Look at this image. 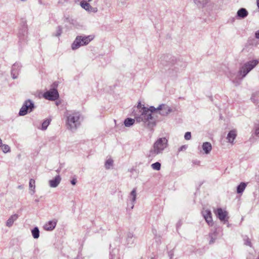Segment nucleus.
I'll return each instance as SVG.
<instances>
[{"instance_id": "1", "label": "nucleus", "mask_w": 259, "mask_h": 259, "mask_svg": "<svg viewBox=\"0 0 259 259\" xmlns=\"http://www.w3.org/2000/svg\"><path fill=\"white\" fill-rule=\"evenodd\" d=\"M158 111V107L150 106L149 108L143 106L142 113L134 112V117L137 122H142V126L148 130L153 132L156 125L157 120L154 117V112Z\"/></svg>"}, {"instance_id": "2", "label": "nucleus", "mask_w": 259, "mask_h": 259, "mask_svg": "<svg viewBox=\"0 0 259 259\" xmlns=\"http://www.w3.org/2000/svg\"><path fill=\"white\" fill-rule=\"evenodd\" d=\"M259 63V60L254 59L247 61L239 68L237 76L234 77V74L230 73L229 77L232 82L235 84V85L240 84L241 80L245 77L246 75L252 70Z\"/></svg>"}, {"instance_id": "3", "label": "nucleus", "mask_w": 259, "mask_h": 259, "mask_svg": "<svg viewBox=\"0 0 259 259\" xmlns=\"http://www.w3.org/2000/svg\"><path fill=\"white\" fill-rule=\"evenodd\" d=\"M66 117V126L67 129L74 132L80 125L81 115L79 112L72 110L67 111L65 113Z\"/></svg>"}, {"instance_id": "4", "label": "nucleus", "mask_w": 259, "mask_h": 259, "mask_svg": "<svg viewBox=\"0 0 259 259\" xmlns=\"http://www.w3.org/2000/svg\"><path fill=\"white\" fill-rule=\"evenodd\" d=\"M168 141L166 138H159L154 143L152 148L149 151L148 157L152 159L156 155L162 153L168 145Z\"/></svg>"}, {"instance_id": "5", "label": "nucleus", "mask_w": 259, "mask_h": 259, "mask_svg": "<svg viewBox=\"0 0 259 259\" xmlns=\"http://www.w3.org/2000/svg\"><path fill=\"white\" fill-rule=\"evenodd\" d=\"M92 35H79L77 36L71 45V49L75 50L82 46L88 45L93 39Z\"/></svg>"}, {"instance_id": "6", "label": "nucleus", "mask_w": 259, "mask_h": 259, "mask_svg": "<svg viewBox=\"0 0 259 259\" xmlns=\"http://www.w3.org/2000/svg\"><path fill=\"white\" fill-rule=\"evenodd\" d=\"M161 64L165 66H174L175 69H178L179 67H185V63L182 62L180 60H177L174 57H170L168 58L166 57L165 60H163Z\"/></svg>"}, {"instance_id": "7", "label": "nucleus", "mask_w": 259, "mask_h": 259, "mask_svg": "<svg viewBox=\"0 0 259 259\" xmlns=\"http://www.w3.org/2000/svg\"><path fill=\"white\" fill-rule=\"evenodd\" d=\"M34 104L33 102L28 99L24 102L22 107L21 108L19 115L20 116H24L28 113H30L34 109Z\"/></svg>"}, {"instance_id": "8", "label": "nucleus", "mask_w": 259, "mask_h": 259, "mask_svg": "<svg viewBox=\"0 0 259 259\" xmlns=\"http://www.w3.org/2000/svg\"><path fill=\"white\" fill-rule=\"evenodd\" d=\"M53 89L47 91L44 94V97L46 99H48L51 101H55L57 100L59 97V93L57 89L55 88L57 87V84L56 82H54L53 85Z\"/></svg>"}, {"instance_id": "9", "label": "nucleus", "mask_w": 259, "mask_h": 259, "mask_svg": "<svg viewBox=\"0 0 259 259\" xmlns=\"http://www.w3.org/2000/svg\"><path fill=\"white\" fill-rule=\"evenodd\" d=\"M89 3L85 1H82L80 2V5L83 9L90 13H97L98 12V8L92 7Z\"/></svg>"}, {"instance_id": "10", "label": "nucleus", "mask_w": 259, "mask_h": 259, "mask_svg": "<svg viewBox=\"0 0 259 259\" xmlns=\"http://www.w3.org/2000/svg\"><path fill=\"white\" fill-rule=\"evenodd\" d=\"M217 217L220 219V220L222 222H228V219H227V217L228 215V212L223 210L221 208H218L215 211Z\"/></svg>"}, {"instance_id": "11", "label": "nucleus", "mask_w": 259, "mask_h": 259, "mask_svg": "<svg viewBox=\"0 0 259 259\" xmlns=\"http://www.w3.org/2000/svg\"><path fill=\"white\" fill-rule=\"evenodd\" d=\"M201 213L208 225L212 226L213 223L211 211L209 209L203 210Z\"/></svg>"}, {"instance_id": "12", "label": "nucleus", "mask_w": 259, "mask_h": 259, "mask_svg": "<svg viewBox=\"0 0 259 259\" xmlns=\"http://www.w3.org/2000/svg\"><path fill=\"white\" fill-rule=\"evenodd\" d=\"M159 113L162 116H166L172 111V109L169 106L164 104H161L158 107Z\"/></svg>"}, {"instance_id": "13", "label": "nucleus", "mask_w": 259, "mask_h": 259, "mask_svg": "<svg viewBox=\"0 0 259 259\" xmlns=\"http://www.w3.org/2000/svg\"><path fill=\"white\" fill-rule=\"evenodd\" d=\"M21 67V66L19 63H15L13 65L11 72L13 79L17 78Z\"/></svg>"}, {"instance_id": "14", "label": "nucleus", "mask_w": 259, "mask_h": 259, "mask_svg": "<svg viewBox=\"0 0 259 259\" xmlns=\"http://www.w3.org/2000/svg\"><path fill=\"white\" fill-rule=\"evenodd\" d=\"M57 223V221L56 219H54L52 221H49L44 225V228L45 230L47 231H52L55 229Z\"/></svg>"}, {"instance_id": "15", "label": "nucleus", "mask_w": 259, "mask_h": 259, "mask_svg": "<svg viewBox=\"0 0 259 259\" xmlns=\"http://www.w3.org/2000/svg\"><path fill=\"white\" fill-rule=\"evenodd\" d=\"M61 178L60 175L56 176L52 180L49 181V185L52 188L57 187L60 183Z\"/></svg>"}, {"instance_id": "16", "label": "nucleus", "mask_w": 259, "mask_h": 259, "mask_svg": "<svg viewBox=\"0 0 259 259\" xmlns=\"http://www.w3.org/2000/svg\"><path fill=\"white\" fill-rule=\"evenodd\" d=\"M248 15V12L247 10L244 8H241L239 9L236 14V17L238 19H244L246 18Z\"/></svg>"}, {"instance_id": "17", "label": "nucleus", "mask_w": 259, "mask_h": 259, "mask_svg": "<svg viewBox=\"0 0 259 259\" xmlns=\"http://www.w3.org/2000/svg\"><path fill=\"white\" fill-rule=\"evenodd\" d=\"M137 198V191L136 188H134L133 190L131 191L129 199L131 201V208L133 209L134 207L135 202Z\"/></svg>"}, {"instance_id": "18", "label": "nucleus", "mask_w": 259, "mask_h": 259, "mask_svg": "<svg viewBox=\"0 0 259 259\" xmlns=\"http://www.w3.org/2000/svg\"><path fill=\"white\" fill-rule=\"evenodd\" d=\"M237 136V132L235 130L230 131L227 135V139L228 142L233 143L234 140Z\"/></svg>"}, {"instance_id": "19", "label": "nucleus", "mask_w": 259, "mask_h": 259, "mask_svg": "<svg viewBox=\"0 0 259 259\" xmlns=\"http://www.w3.org/2000/svg\"><path fill=\"white\" fill-rule=\"evenodd\" d=\"M135 238L134 237L133 234L131 232H128L127 234L125 244L128 246H130L133 245L134 243Z\"/></svg>"}, {"instance_id": "20", "label": "nucleus", "mask_w": 259, "mask_h": 259, "mask_svg": "<svg viewBox=\"0 0 259 259\" xmlns=\"http://www.w3.org/2000/svg\"><path fill=\"white\" fill-rule=\"evenodd\" d=\"M202 148L204 153L206 154H209L212 149L211 144L207 142L203 143Z\"/></svg>"}, {"instance_id": "21", "label": "nucleus", "mask_w": 259, "mask_h": 259, "mask_svg": "<svg viewBox=\"0 0 259 259\" xmlns=\"http://www.w3.org/2000/svg\"><path fill=\"white\" fill-rule=\"evenodd\" d=\"M18 218V215L14 214L12 215L6 222V226L8 227H11L14 221H15Z\"/></svg>"}, {"instance_id": "22", "label": "nucleus", "mask_w": 259, "mask_h": 259, "mask_svg": "<svg viewBox=\"0 0 259 259\" xmlns=\"http://www.w3.org/2000/svg\"><path fill=\"white\" fill-rule=\"evenodd\" d=\"M218 233L217 232V229H215L213 232L209 233V237L210 238L209 240V244H211L214 243L215 240L217 238Z\"/></svg>"}, {"instance_id": "23", "label": "nucleus", "mask_w": 259, "mask_h": 259, "mask_svg": "<svg viewBox=\"0 0 259 259\" xmlns=\"http://www.w3.org/2000/svg\"><path fill=\"white\" fill-rule=\"evenodd\" d=\"M209 0H194L195 5L199 8H204L208 3Z\"/></svg>"}, {"instance_id": "24", "label": "nucleus", "mask_w": 259, "mask_h": 259, "mask_svg": "<svg viewBox=\"0 0 259 259\" xmlns=\"http://www.w3.org/2000/svg\"><path fill=\"white\" fill-rule=\"evenodd\" d=\"M247 184L245 182H241L237 186V193L242 194L246 187Z\"/></svg>"}, {"instance_id": "25", "label": "nucleus", "mask_w": 259, "mask_h": 259, "mask_svg": "<svg viewBox=\"0 0 259 259\" xmlns=\"http://www.w3.org/2000/svg\"><path fill=\"white\" fill-rule=\"evenodd\" d=\"M135 121H136L135 118V119L127 118L124 121V124L126 127H130L134 124Z\"/></svg>"}, {"instance_id": "26", "label": "nucleus", "mask_w": 259, "mask_h": 259, "mask_svg": "<svg viewBox=\"0 0 259 259\" xmlns=\"http://www.w3.org/2000/svg\"><path fill=\"white\" fill-rule=\"evenodd\" d=\"M31 234L34 239H37L39 237V230L37 227H34L31 230Z\"/></svg>"}, {"instance_id": "27", "label": "nucleus", "mask_w": 259, "mask_h": 259, "mask_svg": "<svg viewBox=\"0 0 259 259\" xmlns=\"http://www.w3.org/2000/svg\"><path fill=\"white\" fill-rule=\"evenodd\" d=\"M251 99L253 103L257 104L258 101H259V91L253 93L252 95Z\"/></svg>"}, {"instance_id": "28", "label": "nucleus", "mask_w": 259, "mask_h": 259, "mask_svg": "<svg viewBox=\"0 0 259 259\" xmlns=\"http://www.w3.org/2000/svg\"><path fill=\"white\" fill-rule=\"evenodd\" d=\"M29 187L30 190H32V193H31V194L32 195L35 192V188L34 180H33L32 179H30L29 183Z\"/></svg>"}, {"instance_id": "29", "label": "nucleus", "mask_w": 259, "mask_h": 259, "mask_svg": "<svg viewBox=\"0 0 259 259\" xmlns=\"http://www.w3.org/2000/svg\"><path fill=\"white\" fill-rule=\"evenodd\" d=\"M26 22L24 24L23 26L22 27V29L20 30L19 32V35L20 37L21 35L24 36L26 34H27V27L25 25Z\"/></svg>"}, {"instance_id": "30", "label": "nucleus", "mask_w": 259, "mask_h": 259, "mask_svg": "<svg viewBox=\"0 0 259 259\" xmlns=\"http://www.w3.org/2000/svg\"><path fill=\"white\" fill-rule=\"evenodd\" d=\"M243 241H244V244L246 246H249L250 247L252 246V244L251 242V240L249 238V237L247 236H243Z\"/></svg>"}, {"instance_id": "31", "label": "nucleus", "mask_w": 259, "mask_h": 259, "mask_svg": "<svg viewBox=\"0 0 259 259\" xmlns=\"http://www.w3.org/2000/svg\"><path fill=\"white\" fill-rule=\"evenodd\" d=\"M144 105H142L141 103L140 102H139L138 103V104L137 105V106L136 107V110L135 109L133 111V115L134 116V112L136 111V112H137V113H139L140 114L141 113H142V108H143V106Z\"/></svg>"}, {"instance_id": "32", "label": "nucleus", "mask_w": 259, "mask_h": 259, "mask_svg": "<svg viewBox=\"0 0 259 259\" xmlns=\"http://www.w3.org/2000/svg\"><path fill=\"white\" fill-rule=\"evenodd\" d=\"M151 167L156 170H159L161 168V164L159 162H156L151 164Z\"/></svg>"}, {"instance_id": "33", "label": "nucleus", "mask_w": 259, "mask_h": 259, "mask_svg": "<svg viewBox=\"0 0 259 259\" xmlns=\"http://www.w3.org/2000/svg\"><path fill=\"white\" fill-rule=\"evenodd\" d=\"M50 123V120L49 119H46L44 121V122L42 123L41 124V130H46L49 125Z\"/></svg>"}, {"instance_id": "34", "label": "nucleus", "mask_w": 259, "mask_h": 259, "mask_svg": "<svg viewBox=\"0 0 259 259\" xmlns=\"http://www.w3.org/2000/svg\"><path fill=\"white\" fill-rule=\"evenodd\" d=\"M113 163V160L111 159H108L107 160L105 163V166L106 169H109Z\"/></svg>"}, {"instance_id": "35", "label": "nucleus", "mask_w": 259, "mask_h": 259, "mask_svg": "<svg viewBox=\"0 0 259 259\" xmlns=\"http://www.w3.org/2000/svg\"><path fill=\"white\" fill-rule=\"evenodd\" d=\"M1 147L3 152L5 153L10 151V147L8 145L3 144Z\"/></svg>"}, {"instance_id": "36", "label": "nucleus", "mask_w": 259, "mask_h": 259, "mask_svg": "<svg viewBox=\"0 0 259 259\" xmlns=\"http://www.w3.org/2000/svg\"><path fill=\"white\" fill-rule=\"evenodd\" d=\"M117 250L115 249H113L110 252V257L109 259H114L116 255V253L117 252Z\"/></svg>"}, {"instance_id": "37", "label": "nucleus", "mask_w": 259, "mask_h": 259, "mask_svg": "<svg viewBox=\"0 0 259 259\" xmlns=\"http://www.w3.org/2000/svg\"><path fill=\"white\" fill-rule=\"evenodd\" d=\"M62 32V27L61 26H58L57 28V32L55 34V36L57 37H59L61 35Z\"/></svg>"}, {"instance_id": "38", "label": "nucleus", "mask_w": 259, "mask_h": 259, "mask_svg": "<svg viewBox=\"0 0 259 259\" xmlns=\"http://www.w3.org/2000/svg\"><path fill=\"white\" fill-rule=\"evenodd\" d=\"M184 138L186 140H189L191 138V132H187L185 133L184 135Z\"/></svg>"}, {"instance_id": "39", "label": "nucleus", "mask_w": 259, "mask_h": 259, "mask_svg": "<svg viewBox=\"0 0 259 259\" xmlns=\"http://www.w3.org/2000/svg\"><path fill=\"white\" fill-rule=\"evenodd\" d=\"M188 148L187 145H182L178 149V152L185 151Z\"/></svg>"}, {"instance_id": "40", "label": "nucleus", "mask_w": 259, "mask_h": 259, "mask_svg": "<svg viewBox=\"0 0 259 259\" xmlns=\"http://www.w3.org/2000/svg\"><path fill=\"white\" fill-rule=\"evenodd\" d=\"M168 256L169 257V258L171 259L174 255L173 250H170L169 251H168Z\"/></svg>"}, {"instance_id": "41", "label": "nucleus", "mask_w": 259, "mask_h": 259, "mask_svg": "<svg viewBox=\"0 0 259 259\" xmlns=\"http://www.w3.org/2000/svg\"><path fill=\"white\" fill-rule=\"evenodd\" d=\"M246 259H254V255L252 253H249V255L247 256Z\"/></svg>"}, {"instance_id": "42", "label": "nucleus", "mask_w": 259, "mask_h": 259, "mask_svg": "<svg viewBox=\"0 0 259 259\" xmlns=\"http://www.w3.org/2000/svg\"><path fill=\"white\" fill-rule=\"evenodd\" d=\"M77 181L76 178H73L71 181V184L73 185H75L76 184Z\"/></svg>"}, {"instance_id": "43", "label": "nucleus", "mask_w": 259, "mask_h": 259, "mask_svg": "<svg viewBox=\"0 0 259 259\" xmlns=\"http://www.w3.org/2000/svg\"><path fill=\"white\" fill-rule=\"evenodd\" d=\"M255 37L256 38L259 39V30L255 32Z\"/></svg>"}, {"instance_id": "44", "label": "nucleus", "mask_w": 259, "mask_h": 259, "mask_svg": "<svg viewBox=\"0 0 259 259\" xmlns=\"http://www.w3.org/2000/svg\"><path fill=\"white\" fill-rule=\"evenodd\" d=\"M181 224H181V222H179L177 224V229H178L179 227H181Z\"/></svg>"}, {"instance_id": "45", "label": "nucleus", "mask_w": 259, "mask_h": 259, "mask_svg": "<svg viewBox=\"0 0 259 259\" xmlns=\"http://www.w3.org/2000/svg\"><path fill=\"white\" fill-rule=\"evenodd\" d=\"M3 143H2V140H1V139L0 138V147H1L3 145Z\"/></svg>"}, {"instance_id": "46", "label": "nucleus", "mask_w": 259, "mask_h": 259, "mask_svg": "<svg viewBox=\"0 0 259 259\" xmlns=\"http://www.w3.org/2000/svg\"><path fill=\"white\" fill-rule=\"evenodd\" d=\"M257 6L259 9V0H256Z\"/></svg>"}, {"instance_id": "47", "label": "nucleus", "mask_w": 259, "mask_h": 259, "mask_svg": "<svg viewBox=\"0 0 259 259\" xmlns=\"http://www.w3.org/2000/svg\"><path fill=\"white\" fill-rule=\"evenodd\" d=\"M39 199H36L35 200V202H39Z\"/></svg>"}, {"instance_id": "48", "label": "nucleus", "mask_w": 259, "mask_h": 259, "mask_svg": "<svg viewBox=\"0 0 259 259\" xmlns=\"http://www.w3.org/2000/svg\"><path fill=\"white\" fill-rule=\"evenodd\" d=\"M56 171H57L58 173H59V172L60 171V168H58V169L56 170Z\"/></svg>"}, {"instance_id": "49", "label": "nucleus", "mask_w": 259, "mask_h": 259, "mask_svg": "<svg viewBox=\"0 0 259 259\" xmlns=\"http://www.w3.org/2000/svg\"><path fill=\"white\" fill-rule=\"evenodd\" d=\"M18 188L19 189H21L22 188V186H18Z\"/></svg>"}, {"instance_id": "50", "label": "nucleus", "mask_w": 259, "mask_h": 259, "mask_svg": "<svg viewBox=\"0 0 259 259\" xmlns=\"http://www.w3.org/2000/svg\"><path fill=\"white\" fill-rule=\"evenodd\" d=\"M257 259H259V255L258 256V257H257Z\"/></svg>"}]
</instances>
